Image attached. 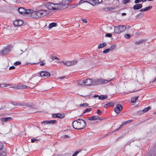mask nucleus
Segmentation results:
<instances>
[{
	"label": "nucleus",
	"instance_id": "28",
	"mask_svg": "<svg viewBox=\"0 0 156 156\" xmlns=\"http://www.w3.org/2000/svg\"><path fill=\"white\" fill-rule=\"evenodd\" d=\"M145 41V40H143V39H142V40H139V41H136L135 42V44H142V43H143Z\"/></svg>",
	"mask_w": 156,
	"mask_h": 156
},
{
	"label": "nucleus",
	"instance_id": "40",
	"mask_svg": "<svg viewBox=\"0 0 156 156\" xmlns=\"http://www.w3.org/2000/svg\"><path fill=\"white\" fill-rule=\"evenodd\" d=\"M80 150H77V151H76L74 153V154H73V155H72V156H76L77 154H78L80 152Z\"/></svg>",
	"mask_w": 156,
	"mask_h": 156
},
{
	"label": "nucleus",
	"instance_id": "23",
	"mask_svg": "<svg viewBox=\"0 0 156 156\" xmlns=\"http://www.w3.org/2000/svg\"><path fill=\"white\" fill-rule=\"evenodd\" d=\"M103 104H105L104 106V107L105 108H107V107L113 106L114 105V104L112 102L108 103L106 104H105L104 103Z\"/></svg>",
	"mask_w": 156,
	"mask_h": 156
},
{
	"label": "nucleus",
	"instance_id": "55",
	"mask_svg": "<svg viewBox=\"0 0 156 156\" xmlns=\"http://www.w3.org/2000/svg\"><path fill=\"white\" fill-rule=\"evenodd\" d=\"M82 21L84 23H87V21L86 19L82 20Z\"/></svg>",
	"mask_w": 156,
	"mask_h": 156
},
{
	"label": "nucleus",
	"instance_id": "30",
	"mask_svg": "<svg viewBox=\"0 0 156 156\" xmlns=\"http://www.w3.org/2000/svg\"><path fill=\"white\" fill-rule=\"evenodd\" d=\"M56 23H50L49 25V28L50 29L52 28L53 27L56 26Z\"/></svg>",
	"mask_w": 156,
	"mask_h": 156
},
{
	"label": "nucleus",
	"instance_id": "34",
	"mask_svg": "<svg viewBox=\"0 0 156 156\" xmlns=\"http://www.w3.org/2000/svg\"><path fill=\"white\" fill-rule=\"evenodd\" d=\"M116 48V45H113L111 46L110 48H109L110 51H112L115 49Z\"/></svg>",
	"mask_w": 156,
	"mask_h": 156
},
{
	"label": "nucleus",
	"instance_id": "42",
	"mask_svg": "<svg viewBox=\"0 0 156 156\" xmlns=\"http://www.w3.org/2000/svg\"><path fill=\"white\" fill-rule=\"evenodd\" d=\"M88 104L87 103H85L83 104H81L80 105V107H85L87 106Z\"/></svg>",
	"mask_w": 156,
	"mask_h": 156
},
{
	"label": "nucleus",
	"instance_id": "49",
	"mask_svg": "<svg viewBox=\"0 0 156 156\" xmlns=\"http://www.w3.org/2000/svg\"><path fill=\"white\" fill-rule=\"evenodd\" d=\"M3 147V146L2 143L0 142V151L2 149Z\"/></svg>",
	"mask_w": 156,
	"mask_h": 156
},
{
	"label": "nucleus",
	"instance_id": "52",
	"mask_svg": "<svg viewBox=\"0 0 156 156\" xmlns=\"http://www.w3.org/2000/svg\"><path fill=\"white\" fill-rule=\"evenodd\" d=\"M37 140L35 138H34L33 139H31V141L33 143L35 142V141H36Z\"/></svg>",
	"mask_w": 156,
	"mask_h": 156
},
{
	"label": "nucleus",
	"instance_id": "38",
	"mask_svg": "<svg viewBox=\"0 0 156 156\" xmlns=\"http://www.w3.org/2000/svg\"><path fill=\"white\" fill-rule=\"evenodd\" d=\"M124 37L126 39H129L131 37V36L129 34H126L124 35Z\"/></svg>",
	"mask_w": 156,
	"mask_h": 156
},
{
	"label": "nucleus",
	"instance_id": "5",
	"mask_svg": "<svg viewBox=\"0 0 156 156\" xmlns=\"http://www.w3.org/2000/svg\"><path fill=\"white\" fill-rule=\"evenodd\" d=\"M39 18L44 17L48 14H49L50 11L48 10L43 9L37 11Z\"/></svg>",
	"mask_w": 156,
	"mask_h": 156
},
{
	"label": "nucleus",
	"instance_id": "14",
	"mask_svg": "<svg viewBox=\"0 0 156 156\" xmlns=\"http://www.w3.org/2000/svg\"><path fill=\"white\" fill-rule=\"evenodd\" d=\"M55 10H60L61 9H64V7H63V5L61 3L59 4H55Z\"/></svg>",
	"mask_w": 156,
	"mask_h": 156
},
{
	"label": "nucleus",
	"instance_id": "61",
	"mask_svg": "<svg viewBox=\"0 0 156 156\" xmlns=\"http://www.w3.org/2000/svg\"><path fill=\"white\" fill-rule=\"evenodd\" d=\"M121 127H120V126L117 129H116L115 130H114L113 132H114V131H118Z\"/></svg>",
	"mask_w": 156,
	"mask_h": 156
},
{
	"label": "nucleus",
	"instance_id": "12",
	"mask_svg": "<svg viewBox=\"0 0 156 156\" xmlns=\"http://www.w3.org/2000/svg\"><path fill=\"white\" fill-rule=\"evenodd\" d=\"M40 75L41 77H42L50 76L51 75L48 72L43 71L41 72Z\"/></svg>",
	"mask_w": 156,
	"mask_h": 156
},
{
	"label": "nucleus",
	"instance_id": "26",
	"mask_svg": "<svg viewBox=\"0 0 156 156\" xmlns=\"http://www.w3.org/2000/svg\"><path fill=\"white\" fill-rule=\"evenodd\" d=\"M106 43H103L102 44H101L98 46V48L100 49L101 48H104L106 46Z\"/></svg>",
	"mask_w": 156,
	"mask_h": 156
},
{
	"label": "nucleus",
	"instance_id": "60",
	"mask_svg": "<svg viewBox=\"0 0 156 156\" xmlns=\"http://www.w3.org/2000/svg\"><path fill=\"white\" fill-rule=\"evenodd\" d=\"M65 77V76H62V77H59L58 78V79H63V78H64Z\"/></svg>",
	"mask_w": 156,
	"mask_h": 156
},
{
	"label": "nucleus",
	"instance_id": "63",
	"mask_svg": "<svg viewBox=\"0 0 156 156\" xmlns=\"http://www.w3.org/2000/svg\"><path fill=\"white\" fill-rule=\"evenodd\" d=\"M126 15V13H123L122 14V15L123 16H125Z\"/></svg>",
	"mask_w": 156,
	"mask_h": 156
},
{
	"label": "nucleus",
	"instance_id": "37",
	"mask_svg": "<svg viewBox=\"0 0 156 156\" xmlns=\"http://www.w3.org/2000/svg\"><path fill=\"white\" fill-rule=\"evenodd\" d=\"M152 8V6H149V7H146L145 8H144L145 11H148L149 10H150Z\"/></svg>",
	"mask_w": 156,
	"mask_h": 156
},
{
	"label": "nucleus",
	"instance_id": "35",
	"mask_svg": "<svg viewBox=\"0 0 156 156\" xmlns=\"http://www.w3.org/2000/svg\"><path fill=\"white\" fill-rule=\"evenodd\" d=\"M151 108L149 106L148 107L144 108L143 110L145 113L146 112L148 111L150 109H151Z\"/></svg>",
	"mask_w": 156,
	"mask_h": 156
},
{
	"label": "nucleus",
	"instance_id": "4",
	"mask_svg": "<svg viewBox=\"0 0 156 156\" xmlns=\"http://www.w3.org/2000/svg\"><path fill=\"white\" fill-rule=\"evenodd\" d=\"M113 27L114 28V34H120L124 31L126 29V27L123 25H120L116 27Z\"/></svg>",
	"mask_w": 156,
	"mask_h": 156
},
{
	"label": "nucleus",
	"instance_id": "45",
	"mask_svg": "<svg viewBox=\"0 0 156 156\" xmlns=\"http://www.w3.org/2000/svg\"><path fill=\"white\" fill-rule=\"evenodd\" d=\"M41 123H44L45 124H49V121H44L42 122H41Z\"/></svg>",
	"mask_w": 156,
	"mask_h": 156
},
{
	"label": "nucleus",
	"instance_id": "36",
	"mask_svg": "<svg viewBox=\"0 0 156 156\" xmlns=\"http://www.w3.org/2000/svg\"><path fill=\"white\" fill-rule=\"evenodd\" d=\"M49 122V124H56L57 122L55 120H51Z\"/></svg>",
	"mask_w": 156,
	"mask_h": 156
},
{
	"label": "nucleus",
	"instance_id": "20",
	"mask_svg": "<svg viewBox=\"0 0 156 156\" xmlns=\"http://www.w3.org/2000/svg\"><path fill=\"white\" fill-rule=\"evenodd\" d=\"M100 118L97 115H94L91 117H89L88 118V120H92L99 119Z\"/></svg>",
	"mask_w": 156,
	"mask_h": 156
},
{
	"label": "nucleus",
	"instance_id": "2",
	"mask_svg": "<svg viewBox=\"0 0 156 156\" xmlns=\"http://www.w3.org/2000/svg\"><path fill=\"white\" fill-rule=\"evenodd\" d=\"M112 80V79L108 80L102 78L94 80H93V85H96L106 83Z\"/></svg>",
	"mask_w": 156,
	"mask_h": 156
},
{
	"label": "nucleus",
	"instance_id": "56",
	"mask_svg": "<svg viewBox=\"0 0 156 156\" xmlns=\"http://www.w3.org/2000/svg\"><path fill=\"white\" fill-rule=\"evenodd\" d=\"M64 136L66 138H70L69 136L67 135H65Z\"/></svg>",
	"mask_w": 156,
	"mask_h": 156
},
{
	"label": "nucleus",
	"instance_id": "31",
	"mask_svg": "<svg viewBox=\"0 0 156 156\" xmlns=\"http://www.w3.org/2000/svg\"><path fill=\"white\" fill-rule=\"evenodd\" d=\"M107 98V97L106 95H101L99 96V99L100 100H104Z\"/></svg>",
	"mask_w": 156,
	"mask_h": 156
},
{
	"label": "nucleus",
	"instance_id": "10",
	"mask_svg": "<svg viewBox=\"0 0 156 156\" xmlns=\"http://www.w3.org/2000/svg\"><path fill=\"white\" fill-rule=\"evenodd\" d=\"M78 62L77 60H72L65 62L64 65L67 66H71L76 64Z\"/></svg>",
	"mask_w": 156,
	"mask_h": 156
},
{
	"label": "nucleus",
	"instance_id": "50",
	"mask_svg": "<svg viewBox=\"0 0 156 156\" xmlns=\"http://www.w3.org/2000/svg\"><path fill=\"white\" fill-rule=\"evenodd\" d=\"M107 9L108 10H110L114 9H115V8L108 7Z\"/></svg>",
	"mask_w": 156,
	"mask_h": 156
},
{
	"label": "nucleus",
	"instance_id": "44",
	"mask_svg": "<svg viewBox=\"0 0 156 156\" xmlns=\"http://www.w3.org/2000/svg\"><path fill=\"white\" fill-rule=\"evenodd\" d=\"M112 36V34L110 33L107 34L105 35V36L108 37H111Z\"/></svg>",
	"mask_w": 156,
	"mask_h": 156
},
{
	"label": "nucleus",
	"instance_id": "22",
	"mask_svg": "<svg viewBox=\"0 0 156 156\" xmlns=\"http://www.w3.org/2000/svg\"><path fill=\"white\" fill-rule=\"evenodd\" d=\"M133 121V120H128L127 121H125L124 122H123L121 126H120V127H122V126H123L126 125L127 124L131 122H132Z\"/></svg>",
	"mask_w": 156,
	"mask_h": 156
},
{
	"label": "nucleus",
	"instance_id": "53",
	"mask_svg": "<svg viewBox=\"0 0 156 156\" xmlns=\"http://www.w3.org/2000/svg\"><path fill=\"white\" fill-rule=\"evenodd\" d=\"M140 0H135L134 1L135 3H138L140 2Z\"/></svg>",
	"mask_w": 156,
	"mask_h": 156
},
{
	"label": "nucleus",
	"instance_id": "59",
	"mask_svg": "<svg viewBox=\"0 0 156 156\" xmlns=\"http://www.w3.org/2000/svg\"><path fill=\"white\" fill-rule=\"evenodd\" d=\"M57 114H54L53 115V116L54 118L57 117Z\"/></svg>",
	"mask_w": 156,
	"mask_h": 156
},
{
	"label": "nucleus",
	"instance_id": "17",
	"mask_svg": "<svg viewBox=\"0 0 156 156\" xmlns=\"http://www.w3.org/2000/svg\"><path fill=\"white\" fill-rule=\"evenodd\" d=\"M31 17L34 18H38L39 16L37 11L34 12H33L31 14Z\"/></svg>",
	"mask_w": 156,
	"mask_h": 156
},
{
	"label": "nucleus",
	"instance_id": "19",
	"mask_svg": "<svg viewBox=\"0 0 156 156\" xmlns=\"http://www.w3.org/2000/svg\"><path fill=\"white\" fill-rule=\"evenodd\" d=\"M142 5L141 4H136L133 6V8L134 10H137L141 8Z\"/></svg>",
	"mask_w": 156,
	"mask_h": 156
},
{
	"label": "nucleus",
	"instance_id": "64",
	"mask_svg": "<svg viewBox=\"0 0 156 156\" xmlns=\"http://www.w3.org/2000/svg\"><path fill=\"white\" fill-rule=\"evenodd\" d=\"M20 51H21V52L20 53H19V54H20V55H21V54H22V53H23V50H20Z\"/></svg>",
	"mask_w": 156,
	"mask_h": 156
},
{
	"label": "nucleus",
	"instance_id": "62",
	"mask_svg": "<svg viewBox=\"0 0 156 156\" xmlns=\"http://www.w3.org/2000/svg\"><path fill=\"white\" fill-rule=\"evenodd\" d=\"M140 11L141 12H144L145 11L144 9H142L140 10Z\"/></svg>",
	"mask_w": 156,
	"mask_h": 156
},
{
	"label": "nucleus",
	"instance_id": "18",
	"mask_svg": "<svg viewBox=\"0 0 156 156\" xmlns=\"http://www.w3.org/2000/svg\"><path fill=\"white\" fill-rule=\"evenodd\" d=\"M71 2V1L69 0H62L61 3L64 7L65 6L67 5Z\"/></svg>",
	"mask_w": 156,
	"mask_h": 156
},
{
	"label": "nucleus",
	"instance_id": "1",
	"mask_svg": "<svg viewBox=\"0 0 156 156\" xmlns=\"http://www.w3.org/2000/svg\"><path fill=\"white\" fill-rule=\"evenodd\" d=\"M86 126V122L83 119H78L73 122V127L76 129H82Z\"/></svg>",
	"mask_w": 156,
	"mask_h": 156
},
{
	"label": "nucleus",
	"instance_id": "48",
	"mask_svg": "<svg viewBox=\"0 0 156 156\" xmlns=\"http://www.w3.org/2000/svg\"><path fill=\"white\" fill-rule=\"evenodd\" d=\"M97 113L99 115H101L102 114V112L100 110L98 109L97 112Z\"/></svg>",
	"mask_w": 156,
	"mask_h": 156
},
{
	"label": "nucleus",
	"instance_id": "13",
	"mask_svg": "<svg viewBox=\"0 0 156 156\" xmlns=\"http://www.w3.org/2000/svg\"><path fill=\"white\" fill-rule=\"evenodd\" d=\"M44 156H50L51 154L52 151L49 149H46L44 150Z\"/></svg>",
	"mask_w": 156,
	"mask_h": 156
},
{
	"label": "nucleus",
	"instance_id": "32",
	"mask_svg": "<svg viewBox=\"0 0 156 156\" xmlns=\"http://www.w3.org/2000/svg\"><path fill=\"white\" fill-rule=\"evenodd\" d=\"M57 117L60 118H62L65 117L64 114H57Z\"/></svg>",
	"mask_w": 156,
	"mask_h": 156
},
{
	"label": "nucleus",
	"instance_id": "51",
	"mask_svg": "<svg viewBox=\"0 0 156 156\" xmlns=\"http://www.w3.org/2000/svg\"><path fill=\"white\" fill-rule=\"evenodd\" d=\"M52 59H57L58 60H59V58L56 56L52 57Z\"/></svg>",
	"mask_w": 156,
	"mask_h": 156
},
{
	"label": "nucleus",
	"instance_id": "47",
	"mask_svg": "<svg viewBox=\"0 0 156 156\" xmlns=\"http://www.w3.org/2000/svg\"><path fill=\"white\" fill-rule=\"evenodd\" d=\"M144 111L143 110H142V111H139L138 112V114H141V115L144 114Z\"/></svg>",
	"mask_w": 156,
	"mask_h": 156
},
{
	"label": "nucleus",
	"instance_id": "16",
	"mask_svg": "<svg viewBox=\"0 0 156 156\" xmlns=\"http://www.w3.org/2000/svg\"><path fill=\"white\" fill-rule=\"evenodd\" d=\"M85 86H89L91 84L93 85V80L92 81L90 79H87L85 80Z\"/></svg>",
	"mask_w": 156,
	"mask_h": 156
},
{
	"label": "nucleus",
	"instance_id": "8",
	"mask_svg": "<svg viewBox=\"0 0 156 156\" xmlns=\"http://www.w3.org/2000/svg\"><path fill=\"white\" fill-rule=\"evenodd\" d=\"M11 87L16 89H23L27 88L28 87L24 84H20L13 86Z\"/></svg>",
	"mask_w": 156,
	"mask_h": 156
},
{
	"label": "nucleus",
	"instance_id": "11",
	"mask_svg": "<svg viewBox=\"0 0 156 156\" xmlns=\"http://www.w3.org/2000/svg\"><path fill=\"white\" fill-rule=\"evenodd\" d=\"M23 23V20H16L13 22V24L16 26H21Z\"/></svg>",
	"mask_w": 156,
	"mask_h": 156
},
{
	"label": "nucleus",
	"instance_id": "24",
	"mask_svg": "<svg viewBox=\"0 0 156 156\" xmlns=\"http://www.w3.org/2000/svg\"><path fill=\"white\" fill-rule=\"evenodd\" d=\"M77 84L78 85H80V86H83V85H85V80H80L79 81L77 82Z\"/></svg>",
	"mask_w": 156,
	"mask_h": 156
},
{
	"label": "nucleus",
	"instance_id": "57",
	"mask_svg": "<svg viewBox=\"0 0 156 156\" xmlns=\"http://www.w3.org/2000/svg\"><path fill=\"white\" fill-rule=\"evenodd\" d=\"M45 65V62H42V63H41L40 64V65L41 66H44Z\"/></svg>",
	"mask_w": 156,
	"mask_h": 156
},
{
	"label": "nucleus",
	"instance_id": "54",
	"mask_svg": "<svg viewBox=\"0 0 156 156\" xmlns=\"http://www.w3.org/2000/svg\"><path fill=\"white\" fill-rule=\"evenodd\" d=\"M15 68V67L14 66H12L10 67L9 68V69L11 70V69H14Z\"/></svg>",
	"mask_w": 156,
	"mask_h": 156
},
{
	"label": "nucleus",
	"instance_id": "3",
	"mask_svg": "<svg viewBox=\"0 0 156 156\" xmlns=\"http://www.w3.org/2000/svg\"><path fill=\"white\" fill-rule=\"evenodd\" d=\"M88 1H83V0L80 1L78 4L75 5L73 8L76 7L78 5H80L85 2L89 3L93 5H95L97 4H99L101 2L102 0H88Z\"/></svg>",
	"mask_w": 156,
	"mask_h": 156
},
{
	"label": "nucleus",
	"instance_id": "25",
	"mask_svg": "<svg viewBox=\"0 0 156 156\" xmlns=\"http://www.w3.org/2000/svg\"><path fill=\"white\" fill-rule=\"evenodd\" d=\"M11 119V118H4L2 117L1 119V120L2 122H6Z\"/></svg>",
	"mask_w": 156,
	"mask_h": 156
},
{
	"label": "nucleus",
	"instance_id": "58",
	"mask_svg": "<svg viewBox=\"0 0 156 156\" xmlns=\"http://www.w3.org/2000/svg\"><path fill=\"white\" fill-rule=\"evenodd\" d=\"M59 63H63L64 65V63H65V62L63 61H60L59 62H58Z\"/></svg>",
	"mask_w": 156,
	"mask_h": 156
},
{
	"label": "nucleus",
	"instance_id": "7",
	"mask_svg": "<svg viewBox=\"0 0 156 156\" xmlns=\"http://www.w3.org/2000/svg\"><path fill=\"white\" fill-rule=\"evenodd\" d=\"M13 105H17L20 106H27L29 108H30L31 109H33L34 108L31 105H29L28 103H27L25 102L21 103H20V102H14V103H13Z\"/></svg>",
	"mask_w": 156,
	"mask_h": 156
},
{
	"label": "nucleus",
	"instance_id": "43",
	"mask_svg": "<svg viewBox=\"0 0 156 156\" xmlns=\"http://www.w3.org/2000/svg\"><path fill=\"white\" fill-rule=\"evenodd\" d=\"M110 50L109 48H107L103 51V53H107Z\"/></svg>",
	"mask_w": 156,
	"mask_h": 156
},
{
	"label": "nucleus",
	"instance_id": "27",
	"mask_svg": "<svg viewBox=\"0 0 156 156\" xmlns=\"http://www.w3.org/2000/svg\"><path fill=\"white\" fill-rule=\"evenodd\" d=\"M33 11V10L32 9H25V13L26 14H31Z\"/></svg>",
	"mask_w": 156,
	"mask_h": 156
},
{
	"label": "nucleus",
	"instance_id": "6",
	"mask_svg": "<svg viewBox=\"0 0 156 156\" xmlns=\"http://www.w3.org/2000/svg\"><path fill=\"white\" fill-rule=\"evenodd\" d=\"M10 51V47L8 46L0 51V54L2 56L8 54Z\"/></svg>",
	"mask_w": 156,
	"mask_h": 156
},
{
	"label": "nucleus",
	"instance_id": "46",
	"mask_svg": "<svg viewBox=\"0 0 156 156\" xmlns=\"http://www.w3.org/2000/svg\"><path fill=\"white\" fill-rule=\"evenodd\" d=\"M21 62L19 61H16V62L14 64V65H19L21 64Z\"/></svg>",
	"mask_w": 156,
	"mask_h": 156
},
{
	"label": "nucleus",
	"instance_id": "21",
	"mask_svg": "<svg viewBox=\"0 0 156 156\" xmlns=\"http://www.w3.org/2000/svg\"><path fill=\"white\" fill-rule=\"evenodd\" d=\"M18 12L21 14L25 13V9L23 8L20 7L18 9Z\"/></svg>",
	"mask_w": 156,
	"mask_h": 156
},
{
	"label": "nucleus",
	"instance_id": "39",
	"mask_svg": "<svg viewBox=\"0 0 156 156\" xmlns=\"http://www.w3.org/2000/svg\"><path fill=\"white\" fill-rule=\"evenodd\" d=\"M91 110L90 108H88L86 109L85 111L83 112V113H85L86 112H90Z\"/></svg>",
	"mask_w": 156,
	"mask_h": 156
},
{
	"label": "nucleus",
	"instance_id": "29",
	"mask_svg": "<svg viewBox=\"0 0 156 156\" xmlns=\"http://www.w3.org/2000/svg\"><path fill=\"white\" fill-rule=\"evenodd\" d=\"M139 96L136 97L134 98H133L131 99V102L132 103H134L136 102V101L138 99Z\"/></svg>",
	"mask_w": 156,
	"mask_h": 156
},
{
	"label": "nucleus",
	"instance_id": "33",
	"mask_svg": "<svg viewBox=\"0 0 156 156\" xmlns=\"http://www.w3.org/2000/svg\"><path fill=\"white\" fill-rule=\"evenodd\" d=\"M9 85V84L5 83H2L0 84V87L1 88H3Z\"/></svg>",
	"mask_w": 156,
	"mask_h": 156
},
{
	"label": "nucleus",
	"instance_id": "15",
	"mask_svg": "<svg viewBox=\"0 0 156 156\" xmlns=\"http://www.w3.org/2000/svg\"><path fill=\"white\" fill-rule=\"evenodd\" d=\"M47 8L50 10H55V4L52 3H50L47 5Z\"/></svg>",
	"mask_w": 156,
	"mask_h": 156
},
{
	"label": "nucleus",
	"instance_id": "9",
	"mask_svg": "<svg viewBox=\"0 0 156 156\" xmlns=\"http://www.w3.org/2000/svg\"><path fill=\"white\" fill-rule=\"evenodd\" d=\"M122 106L121 105L117 104L116 105V107L114 108V111L117 114L119 113L122 111Z\"/></svg>",
	"mask_w": 156,
	"mask_h": 156
},
{
	"label": "nucleus",
	"instance_id": "41",
	"mask_svg": "<svg viewBox=\"0 0 156 156\" xmlns=\"http://www.w3.org/2000/svg\"><path fill=\"white\" fill-rule=\"evenodd\" d=\"M129 2V0H123L122 3L123 4H126Z\"/></svg>",
	"mask_w": 156,
	"mask_h": 156
}]
</instances>
